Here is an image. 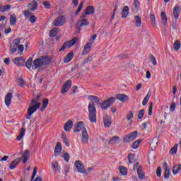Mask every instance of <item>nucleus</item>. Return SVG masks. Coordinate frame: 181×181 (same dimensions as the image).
Here are the masks:
<instances>
[{
	"label": "nucleus",
	"mask_w": 181,
	"mask_h": 181,
	"mask_svg": "<svg viewBox=\"0 0 181 181\" xmlns=\"http://www.w3.org/2000/svg\"><path fill=\"white\" fill-rule=\"evenodd\" d=\"M36 21H37V18H36V16H31L30 17V22L31 23H35L36 22Z\"/></svg>",
	"instance_id": "680f3d73"
},
{
	"label": "nucleus",
	"mask_w": 181,
	"mask_h": 181,
	"mask_svg": "<svg viewBox=\"0 0 181 181\" xmlns=\"http://www.w3.org/2000/svg\"><path fill=\"white\" fill-rule=\"evenodd\" d=\"M21 160H22V158H18L12 161L10 164V169L12 170L15 169L21 163Z\"/></svg>",
	"instance_id": "6ab92c4d"
},
{
	"label": "nucleus",
	"mask_w": 181,
	"mask_h": 181,
	"mask_svg": "<svg viewBox=\"0 0 181 181\" xmlns=\"http://www.w3.org/2000/svg\"><path fill=\"white\" fill-rule=\"evenodd\" d=\"M139 144H141V140H136L134 141L132 146L133 149H138Z\"/></svg>",
	"instance_id": "3c124183"
},
{
	"label": "nucleus",
	"mask_w": 181,
	"mask_h": 181,
	"mask_svg": "<svg viewBox=\"0 0 181 181\" xmlns=\"http://www.w3.org/2000/svg\"><path fill=\"white\" fill-rule=\"evenodd\" d=\"M62 138L66 146H70V143L69 142V139H67V136H66V134H62Z\"/></svg>",
	"instance_id": "a19ab883"
},
{
	"label": "nucleus",
	"mask_w": 181,
	"mask_h": 181,
	"mask_svg": "<svg viewBox=\"0 0 181 181\" xmlns=\"http://www.w3.org/2000/svg\"><path fill=\"white\" fill-rule=\"evenodd\" d=\"M127 158L130 164L135 163V161L136 160L135 156L132 153H129Z\"/></svg>",
	"instance_id": "58836bf2"
},
{
	"label": "nucleus",
	"mask_w": 181,
	"mask_h": 181,
	"mask_svg": "<svg viewBox=\"0 0 181 181\" xmlns=\"http://www.w3.org/2000/svg\"><path fill=\"white\" fill-rule=\"evenodd\" d=\"M118 141H119V137L118 136H115L110 139L108 144L109 145H115Z\"/></svg>",
	"instance_id": "c756f323"
},
{
	"label": "nucleus",
	"mask_w": 181,
	"mask_h": 181,
	"mask_svg": "<svg viewBox=\"0 0 181 181\" xmlns=\"http://www.w3.org/2000/svg\"><path fill=\"white\" fill-rule=\"evenodd\" d=\"M64 23H66V18L63 16L57 17L52 22V25L57 27L63 26Z\"/></svg>",
	"instance_id": "0eeeda50"
},
{
	"label": "nucleus",
	"mask_w": 181,
	"mask_h": 181,
	"mask_svg": "<svg viewBox=\"0 0 181 181\" xmlns=\"http://www.w3.org/2000/svg\"><path fill=\"white\" fill-rule=\"evenodd\" d=\"M88 98L90 101L88 105V110L89 112L88 118L90 122H94V124H96L97 123V109H95V105H101V103H103V100L95 95H88Z\"/></svg>",
	"instance_id": "f257e3e1"
},
{
	"label": "nucleus",
	"mask_w": 181,
	"mask_h": 181,
	"mask_svg": "<svg viewBox=\"0 0 181 181\" xmlns=\"http://www.w3.org/2000/svg\"><path fill=\"white\" fill-rule=\"evenodd\" d=\"M62 158L64 159L65 162H69V160H70V156L67 152H64Z\"/></svg>",
	"instance_id": "de8ad7c7"
},
{
	"label": "nucleus",
	"mask_w": 181,
	"mask_h": 181,
	"mask_svg": "<svg viewBox=\"0 0 181 181\" xmlns=\"http://www.w3.org/2000/svg\"><path fill=\"white\" fill-rule=\"evenodd\" d=\"M88 25H90V22L88 21V20L85 19V18H81L77 22V26H78L79 28H83L84 26H88Z\"/></svg>",
	"instance_id": "2eb2a0df"
},
{
	"label": "nucleus",
	"mask_w": 181,
	"mask_h": 181,
	"mask_svg": "<svg viewBox=\"0 0 181 181\" xmlns=\"http://www.w3.org/2000/svg\"><path fill=\"white\" fill-rule=\"evenodd\" d=\"M73 57H74V52H69L67 55H66L64 59V63H70V62L73 60Z\"/></svg>",
	"instance_id": "4be33fe9"
},
{
	"label": "nucleus",
	"mask_w": 181,
	"mask_h": 181,
	"mask_svg": "<svg viewBox=\"0 0 181 181\" xmlns=\"http://www.w3.org/2000/svg\"><path fill=\"white\" fill-rule=\"evenodd\" d=\"M17 83L20 86V87H23V86H25V81H23V78L22 77L18 78Z\"/></svg>",
	"instance_id": "49530a36"
},
{
	"label": "nucleus",
	"mask_w": 181,
	"mask_h": 181,
	"mask_svg": "<svg viewBox=\"0 0 181 181\" xmlns=\"http://www.w3.org/2000/svg\"><path fill=\"white\" fill-rule=\"evenodd\" d=\"M115 100H117V98L112 97L104 100L100 104L101 109L104 111L108 110V108H110V107H111L114 104V103H115Z\"/></svg>",
	"instance_id": "20e7f679"
},
{
	"label": "nucleus",
	"mask_w": 181,
	"mask_h": 181,
	"mask_svg": "<svg viewBox=\"0 0 181 181\" xmlns=\"http://www.w3.org/2000/svg\"><path fill=\"white\" fill-rule=\"evenodd\" d=\"M150 61L151 62L152 64H153V66H156V64H158L156 58H155V57L152 54L150 55Z\"/></svg>",
	"instance_id": "8fccbe9b"
},
{
	"label": "nucleus",
	"mask_w": 181,
	"mask_h": 181,
	"mask_svg": "<svg viewBox=\"0 0 181 181\" xmlns=\"http://www.w3.org/2000/svg\"><path fill=\"white\" fill-rule=\"evenodd\" d=\"M134 8L138 11L139 9V1L138 0H134Z\"/></svg>",
	"instance_id": "e2e57ef3"
},
{
	"label": "nucleus",
	"mask_w": 181,
	"mask_h": 181,
	"mask_svg": "<svg viewBox=\"0 0 181 181\" xmlns=\"http://www.w3.org/2000/svg\"><path fill=\"white\" fill-rule=\"evenodd\" d=\"M175 108H176V103H175V102H173V103H172L170 107V112H175Z\"/></svg>",
	"instance_id": "13d9d810"
},
{
	"label": "nucleus",
	"mask_w": 181,
	"mask_h": 181,
	"mask_svg": "<svg viewBox=\"0 0 181 181\" xmlns=\"http://www.w3.org/2000/svg\"><path fill=\"white\" fill-rule=\"evenodd\" d=\"M156 175L158 177H160V176H162V169L160 168V167H158L156 170Z\"/></svg>",
	"instance_id": "bf43d9fd"
},
{
	"label": "nucleus",
	"mask_w": 181,
	"mask_h": 181,
	"mask_svg": "<svg viewBox=\"0 0 181 181\" xmlns=\"http://www.w3.org/2000/svg\"><path fill=\"white\" fill-rule=\"evenodd\" d=\"M49 63L50 59L47 56H43L35 59L34 61H33L32 58L28 59L25 62V66L29 70H36V69H39V67L47 66Z\"/></svg>",
	"instance_id": "f03ea898"
},
{
	"label": "nucleus",
	"mask_w": 181,
	"mask_h": 181,
	"mask_svg": "<svg viewBox=\"0 0 181 181\" xmlns=\"http://www.w3.org/2000/svg\"><path fill=\"white\" fill-rule=\"evenodd\" d=\"M42 5H44L45 8H46L47 9H49V8H50L51 6L50 3L49 1H44L42 3Z\"/></svg>",
	"instance_id": "0e129e2a"
},
{
	"label": "nucleus",
	"mask_w": 181,
	"mask_h": 181,
	"mask_svg": "<svg viewBox=\"0 0 181 181\" xmlns=\"http://www.w3.org/2000/svg\"><path fill=\"white\" fill-rule=\"evenodd\" d=\"M161 22L163 24V26L168 25V17L165 11L161 12Z\"/></svg>",
	"instance_id": "bb28decb"
},
{
	"label": "nucleus",
	"mask_w": 181,
	"mask_h": 181,
	"mask_svg": "<svg viewBox=\"0 0 181 181\" xmlns=\"http://www.w3.org/2000/svg\"><path fill=\"white\" fill-rule=\"evenodd\" d=\"M30 152H29V150H25L24 153H22L21 160H23V163H26L28 162V159H29V155Z\"/></svg>",
	"instance_id": "aec40b11"
},
{
	"label": "nucleus",
	"mask_w": 181,
	"mask_h": 181,
	"mask_svg": "<svg viewBox=\"0 0 181 181\" xmlns=\"http://www.w3.org/2000/svg\"><path fill=\"white\" fill-rule=\"evenodd\" d=\"M59 33V28H55L50 31L49 36L50 37H55Z\"/></svg>",
	"instance_id": "ea45409f"
},
{
	"label": "nucleus",
	"mask_w": 181,
	"mask_h": 181,
	"mask_svg": "<svg viewBox=\"0 0 181 181\" xmlns=\"http://www.w3.org/2000/svg\"><path fill=\"white\" fill-rule=\"evenodd\" d=\"M78 39L77 37H74L71 41H66L65 43L63 44L62 47L59 49V52H63V50H66V49L72 47V46H74L76 43H77Z\"/></svg>",
	"instance_id": "39448f33"
},
{
	"label": "nucleus",
	"mask_w": 181,
	"mask_h": 181,
	"mask_svg": "<svg viewBox=\"0 0 181 181\" xmlns=\"http://www.w3.org/2000/svg\"><path fill=\"white\" fill-rule=\"evenodd\" d=\"M19 43H21L20 38L13 40V43L10 45V52H11V53H16V52L18 50V45Z\"/></svg>",
	"instance_id": "6e6552de"
},
{
	"label": "nucleus",
	"mask_w": 181,
	"mask_h": 181,
	"mask_svg": "<svg viewBox=\"0 0 181 181\" xmlns=\"http://www.w3.org/2000/svg\"><path fill=\"white\" fill-rule=\"evenodd\" d=\"M152 95V92L148 91L147 95L145 96V98L143 100L142 105H146L148 104V101H149V98H151Z\"/></svg>",
	"instance_id": "2f4dec72"
},
{
	"label": "nucleus",
	"mask_w": 181,
	"mask_h": 181,
	"mask_svg": "<svg viewBox=\"0 0 181 181\" xmlns=\"http://www.w3.org/2000/svg\"><path fill=\"white\" fill-rule=\"evenodd\" d=\"M52 167L54 172H57L58 173H60V165H59V163L57 161L52 162Z\"/></svg>",
	"instance_id": "393cba45"
},
{
	"label": "nucleus",
	"mask_w": 181,
	"mask_h": 181,
	"mask_svg": "<svg viewBox=\"0 0 181 181\" xmlns=\"http://www.w3.org/2000/svg\"><path fill=\"white\" fill-rule=\"evenodd\" d=\"M177 144H175L174 146L170 149V153L171 155H175L177 153Z\"/></svg>",
	"instance_id": "a18cd8bd"
},
{
	"label": "nucleus",
	"mask_w": 181,
	"mask_h": 181,
	"mask_svg": "<svg viewBox=\"0 0 181 181\" xmlns=\"http://www.w3.org/2000/svg\"><path fill=\"white\" fill-rule=\"evenodd\" d=\"M84 6V1H82L81 3H80V4H79V6H78V8H77V10L76 11V12H75V15H78V13H80V12H81V10L83 9V7Z\"/></svg>",
	"instance_id": "37998d69"
},
{
	"label": "nucleus",
	"mask_w": 181,
	"mask_h": 181,
	"mask_svg": "<svg viewBox=\"0 0 181 181\" xmlns=\"http://www.w3.org/2000/svg\"><path fill=\"white\" fill-rule=\"evenodd\" d=\"M93 43H94L93 42H88L84 46L83 52H82V54L83 56H86V54H88V53L91 52V46H93Z\"/></svg>",
	"instance_id": "f8f14e48"
},
{
	"label": "nucleus",
	"mask_w": 181,
	"mask_h": 181,
	"mask_svg": "<svg viewBox=\"0 0 181 181\" xmlns=\"http://www.w3.org/2000/svg\"><path fill=\"white\" fill-rule=\"evenodd\" d=\"M16 22H18V19L16 18V14L13 13L10 17V25H11V26H15V25H16Z\"/></svg>",
	"instance_id": "a878e982"
},
{
	"label": "nucleus",
	"mask_w": 181,
	"mask_h": 181,
	"mask_svg": "<svg viewBox=\"0 0 181 181\" xmlns=\"http://www.w3.org/2000/svg\"><path fill=\"white\" fill-rule=\"evenodd\" d=\"M103 124L105 128H110L111 127V124H112V119H111V117L108 116V115H104Z\"/></svg>",
	"instance_id": "9b49d317"
},
{
	"label": "nucleus",
	"mask_w": 181,
	"mask_h": 181,
	"mask_svg": "<svg viewBox=\"0 0 181 181\" xmlns=\"http://www.w3.org/2000/svg\"><path fill=\"white\" fill-rule=\"evenodd\" d=\"M39 108H40V103L35 99H32L30 107L28 110V115L27 116V119H30V117H32L34 112H36Z\"/></svg>",
	"instance_id": "7ed1b4c3"
},
{
	"label": "nucleus",
	"mask_w": 181,
	"mask_h": 181,
	"mask_svg": "<svg viewBox=\"0 0 181 181\" xmlns=\"http://www.w3.org/2000/svg\"><path fill=\"white\" fill-rule=\"evenodd\" d=\"M89 139L88 133H87V129H84L82 132V136H81V142L82 144H88Z\"/></svg>",
	"instance_id": "a211bd4d"
},
{
	"label": "nucleus",
	"mask_w": 181,
	"mask_h": 181,
	"mask_svg": "<svg viewBox=\"0 0 181 181\" xmlns=\"http://www.w3.org/2000/svg\"><path fill=\"white\" fill-rule=\"evenodd\" d=\"M71 88V81L68 80L62 86L61 89V93L66 94V93H67V91H69V90H70Z\"/></svg>",
	"instance_id": "1a4fd4ad"
},
{
	"label": "nucleus",
	"mask_w": 181,
	"mask_h": 181,
	"mask_svg": "<svg viewBox=\"0 0 181 181\" xmlns=\"http://www.w3.org/2000/svg\"><path fill=\"white\" fill-rule=\"evenodd\" d=\"M174 49L176 52L180 49V42L179 41H175L174 43Z\"/></svg>",
	"instance_id": "864d4df0"
},
{
	"label": "nucleus",
	"mask_w": 181,
	"mask_h": 181,
	"mask_svg": "<svg viewBox=\"0 0 181 181\" xmlns=\"http://www.w3.org/2000/svg\"><path fill=\"white\" fill-rule=\"evenodd\" d=\"M144 114H145V110L144 109L141 110L138 114V119H142V118H144Z\"/></svg>",
	"instance_id": "603ef678"
},
{
	"label": "nucleus",
	"mask_w": 181,
	"mask_h": 181,
	"mask_svg": "<svg viewBox=\"0 0 181 181\" xmlns=\"http://www.w3.org/2000/svg\"><path fill=\"white\" fill-rule=\"evenodd\" d=\"M129 13V7L124 6L122 11V18H127Z\"/></svg>",
	"instance_id": "f704fd0d"
},
{
	"label": "nucleus",
	"mask_w": 181,
	"mask_h": 181,
	"mask_svg": "<svg viewBox=\"0 0 181 181\" xmlns=\"http://www.w3.org/2000/svg\"><path fill=\"white\" fill-rule=\"evenodd\" d=\"M74 165L76 168L78 169V172H79V173H86V168L84 167V165L81 163V161L76 160L75 161Z\"/></svg>",
	"instance_id": "9d476101"
},
{
	"label": "nucleus",
	"mask_w": 181,
	"mask_h": 181,
	"mask_svg": "<svg viewBox=\"0 0 181 181\" xmlns=\"http://www.w3.org/2000/svg\"><path fill=\"white\" fill-rule=\"evenodd\" d=\"M14 63L16 64V66L21 67V66H23V64H25V59L23 57L15 58Z\"/></svg>",
	"instance_id": "5701e85b"
},
{
	"label": "nucleus",
	"mask_w": 181,
	"mask_h": 181,
	"mask_svg": "<svg viewBox=\"0 0 181 181\" xmlns=\"http://www.w3.org/2000/svg\"><path fill=\"white\" fill-rule=\"evenodd\" d=\"M12 94L11 93H8L7 95L5 98V104L7 105V107H9L11 105V102L12 101Z\"/></svg>",
	"instance_id": "cd10ccee"
},
{
	"label": "nucleus",
	"mask_w": 181,
	"mask_h": 181,
	"mask_svg": "<svg viewBox=\"0 0 181 181\" xmlns=\"http://www.w3.org/2000/svg\"><path fill=\"white\" fill-rule=\"evenodd\" d=\"M17 49L20 52L21 54H22V53H23V50H24L23 45H18Z\"/></svg>",
	"instance_id": "052dcab7"
},
{
	"label": "nucleus",
	"mask_w": 181,
	"mask_h": 181,
	"mask_svg": "<svg viewBox=\"0 0 181 181\" xmlns=\"http://www.w3.org/2000/svg\"><path fill=\"white\" fill-rule=\"evenodd\" d=\"M73 121L68 120L66 124H64V129L66 132L70 131L73 128Z\"/></svg>",
	"instance_id": "b1692460"
},
{
	"label": "nucleus",
	"mask_w": 181,
	"mask_h": 181,
	"mask_svg": "<svg viewBox=\"0 0 181 181\" xmlns=\"http://www.w3.org/2000/svg\"><path fill=\"white\" fill-rule=\"evenodd\" d=\"M30 15V11L29 10L24 11L25 18H29Z\"/></svg>",
	"instance_id": "338daca9"
},
{
	"label": "nucleus",
	"mask_w": 181,
	"mask_h": 181,
	"mask_svg": "<svg viewBox=\"0 0 181 181\" xmlns=\"http://www.w3.org/2000/svg\"><path fill=\"white\" fill-rule=\"evenodd\" d=\"M180 170H181V165L180 164L175 165L173 168V175H177V173H180Z\"/></svg>",
	"instance_id": "473e14b6"
},
{
	"label": "nucleus",
	"mask_w": 181,
	"mask_h": 181,
	"mask_svg": "<svg viewBox=\"0 0 181 181\" xmlns=\"http://www.w3.org/2000/svg\"><path fill=\"white\" fill-rule=\"evenodd\" d=\"M84 129H86V127H84V122H79L75 129H74V133L80 132V131H82V132H84Z\"/></svg>",
	"instance_id": "ddd939ff"
},
{
	"label": "nucleus",
	"mask_w": 181,
	"mask_h": 181,
	"mask_svg": "<svg viewBox=\"0 0 181 181\" xmlns=\"http://www.w3.org/2000/svg\"><path fill=\"white\" fill-rule=\"evenodd\" d=\"M26 132V129L25 127H22L20 132V134L17 136V141H21L23 136H25V134Z\"/></svg>",
	"instance_id": "c9c22d12"
},
{
	"label": "nucleus",
	"mask_w": 181,
	"mask_h": 181,
	"mask_svg": "<svg viewBox=\"0 0 181 181\" xmlns=\"http://www.w3.org/2000/svg\"><path fill=\"white\" fill-rule=\"evenodd\" d=\"M37 2L36 1L33 0L31 4H28V6L30 8V11H36L37 9Z\"/></svg>",
	"instance_id": "72a5a7b5"
},
{
	"label": "nucleus",
	"mask_w": 181,
	"mask_h": 181,
	"mask_svg": "<svg viewBox=\"0 0 181 181\" xmlns=\"http://www.w3.org/2000/svg\"><path fill=\"white\" fill-rule=\"evenodd\" d=\"M180 7L179 5H176L173 8V16L175 19H177L179 18V15H180Z\"/></svg>",
	"instance_id": "412c9836"
},
{
	"label": "nucleus",
	"mask_w": 181,
	"mask_h": 181,
	"mask_svg": "<svg viewBox=\"0 0 181 181\" xmlns=\"http://www.w3.org/2000/svg\"><path fill=\"white\" fill-rule=\"evenodd\" d=\"M149 122H146L142 124L144 129H146L148 128V126L149 125Z\"/></svg>",
	"instance_id": "774afa93"
},
{
	"label": "nucleus",
	"mask_w": 181,
	"mask_h": 181,
	"mask_svg": "<svg viewBox=\"0 0 181 181\" xmlns=\"http://www.w3.org/2000/svg\"><path fill=\"white\" fill-rule=\"evenodd\" d=\"M137 174L139 177L142 180L145 179V174L144 173V170H142V168H139Z\"/></svg>",
	"instance_id": "e433bc0d"
},
{
	"label": "nucleus",
	"mask_w": 181,
	"mask_h": 181,
	"mask_svg": "<svg viewBox=\"0 0 181 181\" xmlns=\"http://www.w3.org/2000/svg\"><path fill=\"white\" fill-rule=\"evenodd\" d=\"M136 136H138V132H134L131 134H129L124 136L123 142L127 144L128 142H132L134 139H136Z\"/></svg>",
	"instance_id": "423d86ee"
},
{
	"label": "nucleus",
	"mask_w": 181,
	"mask_h": 181,
	"mask_svg": "<svg viewBox=\"0 0 181 181\" xmlns=\"http://www.w3.org/2000/svg\"><path fill=\"white\" fill-rule=\"evenodd\" d=\"M116 98L121 101V103H128L129 101V97L125 94H117Z\"/></svg>",
	"instance_id": "4468645a"
},
{
	"label": "nucleus",
	"mask_w": 181,
	"mask_h": 181,
	"mask_svg": "<svg viewBox=\"0 0 181 181\" xmlns=\"http://www.w3.org/2000/svg\"><path fill=\"white\" fill-rule=\"evenodd\" d=\"M134 22L136 28H141V25H142V20L139 16H134Z\"/></svg>",
	"instance_id": "7c9ffc66"
},
{
	"label": "nucleus",
	"mask_w": 181,
	"mask_h": 181,
	"mask_svg": "<svg viewBox=\"0 0 181 181\" xmlns=\"http://www.w3.org/2000/svg\"><path fill=\"white\" fill-rule=\"evenodd\" d=\"M42 104L43 105L40 108L41 111H44L46 110V108H47V105H49V99H45L42 102Z\"/></svg>",
	"instance_id": "79ce46f5"
},
{
	"label": "nucleus",
	"mask_w": 181,
	"mask_h": 181,
	"mask_svg": "<svg viewBox=\"0 0 181 181\" xmlns=\"http://www.w3.org/2000/svg\"><path fill=\"white\" fill-rule=\"evenodd\" d=\"M62 144L60 142H58L54 148V156H60V153H62Z\"/></svg>",
	"instance_id": "dca6fc26"
},
{
	"label": "nucleus",
	"mask_w": 181,
	"mask_h": 181,
	"mask_svg": "<svg viewBox=\"0 0 181 181\" xmlns=\"http://www.w3.org/2000/svg\"><path fill=\"white\" fill-rule=\"evenodd\" d=\"M37 173V167H35L33 169V175L31 177V181H33V179H35V177L36 176Z\"/></svg>",
	"instance_id": "6e6d98bb"
},
{
	"label": "nucleus",
	"mask_w": 181,
	"mask_h": 181,
	"mask_svg": "<svg viewBox=\"0 0 181 181\" xmlns=\"http://www.w3.org/2000/svg\"><path fill=\"white\" fill-rule=\"evenodd\" d=\"M163 168L165 169L164 179H169L170 175V168H169V165H168L167 163H163Z\"/></svg>",
	"instance_id": "f3484780"
},
{
	"label": "nucleus",
	"mask_w": 181,
	"mask_h": 181,
	"mask_svg": "<svg viewBox=\"0 0 181 181\" xmlns=\"http://www.w3.org/2000/svg\"><path fill=\"white\" fill-rule=\"evenodd\" d=\"M12 6L11 5H5L4 6H0V12H8V11L11 10Z\"/></svg>",
	"instance_id": "4c0bfd02"
},
{
	"label": "nucleus",
	"mask_w": 181,
	"mask_h": 181,
	"mask_svg": "<svg viewBox=\"0 0 181 181\" xmlns=\"http://www.w3.org/2000/svg\"><path fill=\"white\" fill-rule=\"evenodd\" d=\"M95 12V8L91 6H88L85 11L86 15H93Z\"/></svg>",
	"instance_id": "c85d7f7f"
},
{
	"label": "nucleus",
	"mask_w": 181,
	"mask_h": 181,
	"mask_svg": "<svg viewBox=\"0 0 181 181\" xmlns=\"http://www.w3.org/2000/svg\"><path fill=\"white\" fill-rule=\"evenodd\" d=\"M150 19L152 25H156V19L155 18V15L151 14Z\"/></svg>",
	"instance_id": "5fc2aeb1"
},
{
	"label": "nucleus",
	"mask_w": 181,
	"mask_h": 181,
	"mask_svg": "<svg viewBox=\"0 0 181 181\" xmlns=\"http://www.w3.org/2000/svg\"><path fill=\"white\" fill-rule=\"evenodd\" d=\"M119 170L121 175H123L124 176H125L128 173V170H127V168H125L124 166H120L119 168Z\"/></svg>",
	"instance_id": "c03bdc74"
},
{
	"label": "nucleus",
	"mask_w": 181,
	"mask_h": 181,
	"mask_svg": "<svg viewBox=\"0 0 181 181\" xmlns=\"http://www.w3.org/2000/svg\"><path fill=\"white\" fill-rule=\"evenodd\" d=\"M139 168H142L141 165H139V163H136L134 165V170H137L138 172V169H139Z\"/></svg>",
	"instance_id": "69168bd1"
},
{
	"label": "nucleus",
	"mask_w": 181,
	"mask_h": 181,
	"mask_svg": "<svg viewBox=\"0 0 181 181\" xmlns=\"http://www.w3.org/2000/svg\"><path fill=\"white\" fill-rule=\"evenodd\" d=\"M153 108V103H151L148 106V115H152V110Z\"/></svg>",
	"instance_id": "4d7b16f0"
},
{
	"label": "nucleus",
	"mask_w": 181,
	"mask_h": 181,
	"mask_svg": "<svg viewBox=\"0 0 181 181\" xmlns=\"http://www.w3.org/2000/svg\"><path fill=\"white\" fill-rule=\"evenodd\" d=\"M134 118V112L132 111H129L127 115V121H131Z\"/></svg>",
	"instance_id": "09e8293b"
}]
</instances>
